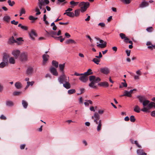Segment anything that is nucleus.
Wrapping results in <instances>:
<instances>
[{
  "label": "nucleus",
  "mask_w": 155,
  "mask_h": 155,
  "mask_svg": "<svg viewBox=\"0 0 155 155\" xmlns=\"http://www.w3.org/2000/svg\"><path fill=\"white\" fill-rule=\"evenodd\" d=\"M142 104L143 107L141 110L143 112H147L149 111V110L153 107L155 105V103L152 102L150 103V101L146 99L143 101Z\"/></svg>",
  "instance_id": "1"
},
{
  "label": "nucleus",
  "mask_w": 155,
  "mask_h": 155,
  "mask_svg": "<svg viewBox=\"0 0 155 155\" xmlns=\"http://www.w3.org/2000/svg\"><path fill=\"white\" fill-rule=\"evenodd\" d=\"M89 79L91 83L89 84V86L93 88H96L97 85L96 84L101 81L100 78L98 77H96L95 76H90Z\"/></svg>",
  "instance_id": "2"
},
{
  "label": "nucleus",
  "mask_w": 155,
  "mask_h": 155,
  "mask_svg": "<svg viewBox=\"0 0 155 155\" xmlns=\"http://www.w3.org/2000/svg\"><path fill=\"white\" fill-rule=\"evenodd\" d=\"M89 3L88 2H82L79 4V6L80 8V11L82 12H85L87 9L89 7Z\"/></svg>",
  "instance_id": "3"
},
{
  "label": "nucleus",
  "mask_w": 155,
  "mask_h": 155,
  "mask_svg": "<svg viewBox=\"0 0 155 155\" xmlns=\"http://www.w3.org/2000/svg\"><path fill=\"white\" fill-rule=\"evenodd\" d=\"M68 80H69V78L67 77L64 73H62L58 78V80L60 84H63Z\"/></svg>",
  "instance_id": "4"
},
{
  "label": "nucleus",
  "mask_w": 155,
  "mask_h": 155,
  "mask_svg": "<svg viewBox=\"0 0 155 155\" xmlns=\"http://www.w3.org/2000/svg\"><path fill=\"white\" fill-rule=\"evenodd\" d=\"M27 54L26 52H23L21 54L20 56V59L21 61H26L27 59Z\"/></svg>",
  "instance_id": "5"
},
{
  "label": "nucleus",
  "mask_w": 155,
  "mask_h": 155,
  "mask_svg": "<svg viewBox=\"0 0 155 155\" xmlns=\"http://www.w3.org/2000/svg\"><path fill=\"white\" fill-rule=\"evenodd\" d=\"M46 32L49 35H51L52 37L54 38L55 39L58 40L59 39V38H61L62 37V36H61L59 37H54L53 35H57V32L55 31H51L49 32L47 31H46Z\"/></svg>",
  "instance_id": "6"
},
{
  "label": "nucleus",
  "mask_w": 155,
  "mask_h": 155,
  "mask_svg": "<svg viewBox=\"0 0 155 155\" xmlns=\"http://www.w3.org/2000/svg\"><path fill=\"white\" fill-rule=\"evenodd\" d=\"M33 73V68L31 66L28 67L26 70V74L28 76H31Z\"/></svg>",
  "instance_id": "7"
},
{
  "label": "nucleus",
  "mask_w": 155,
  "mask_h": 155,
  "mask_svg": "<svg viewBox=\"0 0 155 155\" xmlns=\"http://www.w3.org/2000/svg\"><path fill=\"white\" fill-rule=\"evenodd\" d=\"M92 118L94 119V122L96 124H98V121L100 120V116L97 113H95L93 116H92Z\"/></svg>",
  "instance_id": "8"
},
{
  "label": "nucleus",
  "mask_w": 155,
  "mask_h": 155,
  "mask_svg": "<svg viewBox=\"0 0 155 155\" xmlns=\"http://www.w3.org/2000/svg\"><path fill=\"white\" fill-rule=\"evenodd\" d=\"M12 54L15 58L17 59L20 54V51L19 50H14L12 51Z\"/></svg>",
  "instance_id": "9"
},
{
  "label": "nucleus",
  "mask_w": 155,
  "mask_h": 155,
  "mask_svg": "<svg viewBox=\"0 0 155 155\" xmlns=\"http://www.w3.org/2000/svg\"><path fill=\"white\" fill-rule=\"evenodd\" d=\"M100 71L101 72L104 74H108L110 72L109 69L107 67L101 68Z\"/></svg>",
  "instance_id": "10"
},
{
  "label": "nucleus",
  "mask_w": 155,
  "mask_h": 155,
  "mask_svg": "<svg viewBox=\"0 0 155 155\" xmlns=\"http://www.w3.org/2000/svg\"><path fill=\"white\" fill-rule=\"evenodd\" d=\"M49 57V56L47 54H44L43 55L42 58L43 61H42V64L44 65L46 63L48 60V58Z\"/></svg>",
  "instance_id": "11"
},
{
  "label": "nucleus",
  "mask_w": 155,
  "mask_h": 155,
  "mask_svg": "<svg viewBox=\"0 0 155 155\" xmlns=\"http://www.w3.org/2000/svg\"><path fill=\"white\" fill-rule=\"evenodd\" d=\"M30 38L33 40H35V38L33 37L37 36L36 34L33 30H32L30 32H29Z\"/></svg>",
  "instance_id": "12"
},
{
  "label": "nucleus",
  "mask_w": 155,
  "mask_h": 155,
  "mask_svg": "<svg viewBox=\"0 0 155 155\" xmlns=\"http://www.w3.org/2000/svg\"><path fill=\"white\" fill-rule=\"evenodd\" d=\"M120 36L122 39H124V41L125 42L128 43L129 39L124 34L122 33H120Z\"/></svg>",
  "instance_id": "13"
},
{
  "label": "nucleus",
  "mask_w": 155,
  "mask_h": 155,
  "mask_svg": "<svg viewBox=\"0 0 155 155\" xmlns=\"http://www.w3.org/2000/svg\"><path fill=\"white\" fill-rule=\"evenodd\" d=\"M69 80H67L66 82L64 83L63 84V86L66 89H69L71 87V85L69 82Z\"/></svg>",
  "instance_id": "14"
},
{
  "label": "nucleus",
  "mask_w": 155,
  "mask_h": 155,
  "mask_svg": "<svg viewBox=\"0 0 155 155\" xmlns=\"http://www.w3.org/2000/svg\"><path fill=\"white\" fill-rule=\"evenodd\" d=\"M81 75V76L80 77L79 80L83 82H86L88 80V78L84 74Z\"/></svg>",
  "instance_id": "15"
},
{
  "label": "nucleus",
  "mask_w": 155,
  "mask_h": 155,
  "mask_svg": "<svg viewBox=\"0 0 155 155\" xmlns=\"http://www.w3.org/2000/svg\"><path fill=\"white\" fill-rule=\"evenodd\" d=\"M50 72L54 75L57 76L58 75L56 69L54 67H52L50 68Z\"/></svg>",
  "instance_id": "16"
},
{
  "label": "nucleus",
  "mask_w": 155,
  "mask_h": 155,
  "mask_svg": "<svg viewBox=\"0 0 155 155\" xmlns=\"http://www.w3.org/2000/svg\"><path fill=\"white\" fill-rule=\"evenodd\" d=\"M137 97L141 103H142L147 99V97L145 96L138 95L137 96Z\"/></svg>",
  "instance_id": "17"
},
{
  "label": "nucleus",
  "mask_w": 155,
  "mask_h": 155,
  "mask_svg": "<svg viewBox=\"0 0 155 155\" xmlns=\"http://www.w3.org/2000/svg\"><path fill=\"white\" fill-rule=\"evenodd\" d=\"M148 5V2H147L143 1L139 5V7L141 8H143Z\"/></svg>",
  "instance_id": "18"
},
{
  "label": "nucleus",
  "mask_w": 155,
  "mask_h": 155,
  "mask_svg": "<svg viewBox=\"0 0 155 155\" xmlns=\"http://www.w3.org/2000/svg\"><path fill=\"white\" fill-rule=\"evenodd\" d=\"M137 153L138 155H147V153L144 152L142 149H139L137 150Z\"/></svg>",
  "instance_id": "19"
},
{
  "label": "nucleus",
  "mask_w": 155,
  "mask_h": 155,
  "mask_svg": "<svg viewBox=\"0 0 155 155\" xmlns=\"http://www.w3.org/2000/svg\"><path fill=\"white\" fill-rule=\"evenodd\" d=\"M14 104V102L12 101L8 100L6 101V105L7 106L11 107L13 106Z\"/></svg>",
  "instance_id": "20"
},
{
  "label": "nucleus",
  "mask_w": 155,
  "mask_h": 155,
  "mask_svg": "<svg viewBox=\"0 0 155 155\" xmlns=\"http://www.w3.org/2000/svg\"><path fill=\"white\" fill-rule=\"evenodd\" d=\"M59 69L60 71L62 73H64V68L65 67V63L62 64H60L59 65Z\"/></svg>",
  "instance_id": "21"
},
{
  "label": "nucleus",
  "mask_w": 155,
  "mask_h": 155,
  "mask_svg": "<svg viewBox=\"0 0 155 155\" xmlns=\"http://www.w3.org/2000/svg\"><path fill=\"white\" fill-rule=\"evenodd\" d=\"M15 87L17 89H20L22 87V84L19 81L16 82L15 84Z\"/></svg>",
  "instance_id": "22"
},
{
  "label": "nucleus",
  "mask_w": 155,
  "mask_h": 155,
  "mask_svg": "<svg viewBox=\"0 0 155 155\" xmlns=\"http://www.w3.org/2000/svg\"><path fill=\"white\" fill-rule=\"evenodd\" d=\"M9 55L6 53L3 54V61L4 62H7L8 61V58L9 57Z\"/></svg>",
  "instance_id": "23"
},
{
  "label": "nucleus",
  "mask_w": 155,
  "mask_h": 155,
  "mask_svg": "<svg viewBox=\"0 0 155 155\" xmlns=\"http://www.w3.org/2000/svg\"><path fill=\"white\" fill-rule=\"evenodd\" d=\"M39 2L38 3V5L40 9H42L43 5L44 4V0H38Z\"/></svg>",
  "instance_id": "24"
},
{
  "label": "nucleus",
  "mask_w": 155,
  "mask_h": 155,
  "mask_svg": "<svg viewBox=\"0 0 155 155\" xmlns=\"http://www.w3.org/2000/svg\"><path fill=\"white\" fill-rule=\"evenodd\" d=\"M66 43L67 44H76V42L73 40L72 39H69L67 40L66 41Z\"/></svg>",
  "instance_id": "25"
},
{
  "label": "nucleus",
  "mask_w": 155,
  "mask_h": 155,
  "mask_svg": "<svg viewBox=\"0 0 155 155\" xmlns=\"http://www.w3.org/2000/svg\"><path fill=\"white\" fill-rule=\"evenodd\" d=\"M64 15H66L67 16L71 17H74V14L73 12H65L64 13Z\"/></svg>",
  "instance_id": "26"
},
{
  "label": "nucleus",
  "mask_w": 155,
  "mask_h": 155,
  "mask_svg": "<svg viewBox=\"0 0 155 155\" xmlns=\"http://www.w3.org/2000/svg\"><path fill=\"white\" fill-rule=\"evenodd\" d=\"M121 96H127L131 97V94H130L128 91L125 90L124 94L123 95H121Z\"/></svg>",
  "instance_id": "27"
},
{
  "label": "nucleus",
  "mask_w": 155,
  "mask_h": 155,
  "mask_svg": "<svg viewBox=\"0 0 155 155\" xmlns=\"http://www.w3.org/2000/svg\"><path fill=\"white\" fill-rule=\"evenodd\" d=\"M107 45V42L106 41L104 42L103 44H99L97 45L98 47H99L101 48H105Z\"/></svg>",
  "instance_id": "28"
},
{
  "label": "nucleus",
  "mask_w": 155,
  "mask_h": 155,
  "mask_svg": "<svg viewBox=\"0 0 155 155\" xmlns=\"http://www.w3.org/2000/svg\"><path fill=\"white\" fill-rule=\"evenodd\" d=\"M97 85H98L101 86H106V87H108L109 86V84L107 82H101L98 83Z\"/></svg>",
  "instance_id": "29"
},
{
  "label": "nucleus",
  "mask_w": 155,
  "mask_h": 155,
  "mask_svg": "<svg viewBox=\"0 0 155 155\" xmlns=\"http://www.w3.org/2000/svg\"><path fill=\"white\" fill-rule=\"evenodd\" d=\"M97 124H98V125L97 127V130L98 131H99L101 130L102 126L101 121V120H99Z\"/></svg>",
  "instance_id": "30"
},
{
  "label": "nucleus",
  "mask_w": 155,
  "mask_h": 155,
  "mask_svg": "<svg viewBox=\"0 0 155 155\" xmlns=\"http://www.w3.org/2000/svg\"><path fill=\"white\" fill-rule=\"evenodd\" d=\"M10 17L8 15L5 16L3 18V20L7 22H9L10 21Z\"/></svg>",
  "instance_id": "31"
},
{
  "label": "nucleus",
  "mask_w": 155,
  "mask_h": 155,
  "mask_svg": "<svg viewBox=\"0 0 155 155\" xmlns=\"http://www.w3.org/2000/svg\"><path fill=\"white\" fill-rule=\"evenodd\" d=\"M134 110L135 112L138 113L140 112V109L138 105H136L134 108Z\"/></svg>",
  "instance_id": "32"
},
{
  "label": "nucleus",
  "mask_w": 155,
  "mask_h": 155,
  "mask_svg": "<svg viewBox=\"0 0 155 155\" xmlns=\"http://www.w3.org/2000/svg\"><path fill=\"white\" fill-rule=\"evenodd\" d=\"M79 3L78 2H75L74 1H72L70 2V4L72 5L71 7L73 8L74 6L77 5Z\"/></svg>",
  "instance_id": "33"
},
{
  "label": "nucleus",
  "mask_w": 155,
  "mask_h": 155,
  "mask_svg": "<svg viewBox=\"0 0 155 155\" xmlns=\"http://www.w3.org/2000/svg\"><path fill=\"white\" fill-rule=\"evenodd\" d=\"M92 74L93 72L91 70V69H89L86 72H85L83 74L86 76H87L89 75Z\"/></svg>",
  "instance_id": "34"
},
{
  "label": "nucleus",
  "mask_w": 155,
  "mask_h": 155,
  "mask_svg": "<svg viewBox=\"0 0 155 155\" xmlns=\"http://www.w3.org/2000/svg\"><path fill=\"white\" fill-rule=\"evenodd\" d=\"M123 81H124V82H122L121 83V84L123 85L122 86L121 85H120L119 86L120 88H122L123 87H126L127 86V84L126 82V81L125 79H124Z\"/></svg>",
  "instance_id": "35"
},
{
  "label": "nucleus",
  "mask_w": 155,
  "mask_h": 155,
  "mask_svg": "<svg viewBox=\"0 0 155 155\" xmlns=\"http://www.w3.org/2000/svg\"><path fill=\"white\" fill-rule=\"evenodd\" d=\"M9 62L10 64H14L15 63V60L13 57H11L9 60Z\"/></svg>",
  "instance_id": "36"
},
{
  "label": "nucleus",
  "mask_w": 155,
  "mask_h": 155,
  "mask_svg": "<svg viewBox=\"0 0 155 155\" xmlns=\"http://www.w3.org/2000/svg\"><path fill=\"white\" fill-rule=\"evenodd\" d=\"M101 60L100 59L94 58L92 60V61L97 64H98L100 62Z\"/></svg>",
  "instance_id": "37"
},
{
  "label": "nucleus",
  "mask_w": 155,
  "mask_h": 155,
  "mask_svg": "<svg viewBox=\"0 0 155 155\" xmlns=\"http://www.w3.org/2000/svg\"><path fill=\"white\" fill-rule=\"evenodd\" d=\"M52 64L53 66H54L56 68L58 67V62L55 61H53L52 62Z\"/></svg>",
  "instance_id": "38"
},
{
  "label": "nucleus",
  "mask_w": 155,
  "mask_h": 155,
  "mask_svg": "<svg viewBox=\"0 0 155 155\" xmlns=\"http://www.w3.org/2000/svg\"><path fill=\"white\" fill-rule=\"evenodd\" d=\"M22 104L23 107L25 108H27L28 104L24 100H22Z\"/></svg>",
  "instance_id": "39"
},
{
  "label": "nucleus",
  "mask_w": 155,
  "mask_h": 155,
  "mask_svg": "<svg viewBox=\"0 0 155 155\" xmlns=\"http://www.w3.org/2000/svg\"><path fill=\"white\" fill-rule=\"evenodd\" d=\"M76 92V91L74 89H71L68 90V93L69 94H73Z\"/></svg>",
  "instance_id": "40"
},
{
  "label": "nucleus",
  "mask_w": 155,
  "mask_h": 155,
  "mask_svg": "<svg viewBox=\"0 0 155 155\" xmlns=\"http://www.w3.org/2000/svg\"><path fill=\"white\" fill-rule=\"evenodd\" d=\"M126 4H130L131 2V0H120Z\"/></svg>",
  "instance_id": "41"
},
{
  "label": "nucleus",
  "mask_w": 155,
  "mask_h": 155,
  "mask_svg": "<svg viewBox=\"0 0 155 155\" xmlns=\"http://www.w3.org/2000/svg\"><path fill=\"white\" fill-rule=\"evenodd\" d=\"M8 3L9 5L11 6H12L15 4L14 1L12 2L10 0H8Z\"/></svg>",
  "instance_id": "42"
},
{
  "label": "nucleus",
  "mask_w": 155,
  "mask_h": 155,
  "mask_svg": "<svg viewBox=\"0 0 155 155\" xmlns=\"http://www.w3.org/2000/svg\"><path fill=\"white\" fill-rule=\"evenodd\" d=\"M9 42L10 43H14L16 42L17 41L15 39L14 37L12 36V37L10 39Z\"/></svg>",
  "instance_id": "43"
},
{
  "label": "nucleus",
  "mask_w": 155,
  "mask_h": 155,
  "mask_svg": "<svg viewBox=\"0 0 155 155\" xmlns=\"http://www.w3.org/2000/svg\"><path fill=\"white\" fill-rule=\"evenodd\" d=\"M7 63V62H5V63L4 62H2L0 64V68H3L4 67Z\"/></svg>",
  "instance_id": "44"
},
{
  "label": "nucleus",
  "mask_w": 155,
  "mask_h": 155,
  "mask_svg": "<svg viewBox=\"0 0 155 155\" xmlns=\"http://www.w3.org/2000/svg\"><path fill=\"white\" fill-rule=\"evenodd\" d=\"M38 19L37 17H34L33 16L31 15L29 17V19L31 20H35Z\"/></svg>",
  "instance_id": "45"
},
{
  "label": "nucleus",
  "mask_w": 155,
  "mask_h": 155,
  "mask_svg": "<svg viewBox=\"0 0 155 155\" xmlns=\"http://www.w3.org/2000/svg\"><path fill=\"white\" fill-rule=\"evenodd\" d=\"M136 119L134 116L133 115H131L130 117V121L132 122H134L135 121Z\"/></svg>",
  "instance_id": "46"
},
{
  "label": "nucleus",
  "mask_w": 155,
  "mask_h": 155,
  "mask_svg": "<svg viewBox=\"0 0 155 155\" xmlns=\"http://www.w3.org/2000/svg\"><path fill=\"white\" fill-rule=\"evenodd\" d=\"M147 48L148 49H151V50H152L153 49H155V45H151L148 46L147 47Z\"/></svg>",
  "instance_id": "47"
},
{
  "label": "nucleus",
  "mask_w": 155,
  "mask_h": 155,
  "mask_svg": "<svg viewBox=\"0 0 155 155\" xmlns=\"http://www.w3.org/2000/svg\"><path fill=\"white\" fill-rule=\"evenodd\" d=\"M80 14V10H76L75 11L74 15L76 16H78Z\"/></svg>",
  "instance_id": "48"
},
{
  "label": "nucleus",
  "mask_w": 155,
  "mask_h": 155,
  "mask_svg": "<svg viewBox=\"0 0 155 155\" xmlns=\"http://www.w3.org/2000/svg\"><path fill=\"white\" fill-rule=\"evenodd\" d=\"M35 11L37 12L36 13V15H38L41 14V12L40 11L39 9L38 8H36L35 9Z\"/></svg>",
  "instance_id": "49"
},
{
  "label": "nucleus",
  "mask_w": 155,
  "mask_h": 155,
  "mask_svg": "<svg viewBox=\"0 0 155 155\" xmlns=\"http://www.w3.org/2000/svg\"><path fill=\"white\" fill-rule=\"evenodd\" d=\"M147 31L148 32H151L153 30V28L152 27L147 28L146 29Z\"/></svg>",
  "instance_id": "50"
},
{
  "label": "nucleus",
  "mask_w": 155,
  "mask_h": 155,
  "mask_svg": "<svg viewBox=\"0 0 155 155\" xmlns=\"http://www.w3.org/2000/svg\"><path fill=\"white\" fill-rule=\"evenodd\" d=\"M21 92H20V91H14V92H13V95H20V94H21Z\"/></svg>",
  "instance_id": "51"
},
{
  "label": "nucleus",
  "mask_w": 155,
  "mask_h": 155,
  "mask_svg": "<svg viewBox=\"0 0 155 155\" xmlns=\"http://www.w3.org/2000/svg\"><path fill=\"white\" fill-rule=\"evenodd\" d=\"M105 25V24L103 22L100 23L98 24V25L100 26L101 27H104Z\"/></svg>",
  "instance_id": "52"
},
{
  "label": "nucleus",
  "mask_w": 155,
  "mask_h": 155,
  "mask_svg": "<svg viewBox=\"0 0 155 155\" xmlns=\"http://www.w3.org/2000/svg\"><path fill=\"white\" fill-rule=\"evenodd\" d=\"M44 3L42 6H45L46 5L48 4L49 3V2L48 0H44Z\"/></svg>",
  "instance_id": "53"
},
{
  "label": "nucleus",
  "mask_w": 155,
  "mask_h": 155,
  "mask_svg": "<svg viewBox=\"0 0 155 155\" xmlns=\"http://www.w3.org/2000/svg\"><path fill=\"white\" fill-rule=\"evenodd\" d=\"M21 28L24 30L27 31L28 30V28L26 26L22 25Z\"/></svg>",
  "instance_id": "54"
},
{
  "label": "nucleus",
  "mask_w": 155,
  "mask_h": 155,
  "mask_svg": "<svg viewBox=\"0 0 155 155\" xmlns=\"http://www.w3.org/2000/svg\"><path fill=\"white\" fill-rule=\"evenodd\" d=\"M11 23L15 25H17L18 24V22L17 21H16L15 20H13L11 21Z\"/></svg>",
  "instance_id": "55"
},
{
  "label": "nucleus",
  "mask_w": 155,
  "mask_h": 155,
  "mask_svg": "<svg viewBox=\"0 0 155 155\" xmlns=\"http://www.w3.org/2000/svg\"><path fill=\"white\" fill-rule=\"evenodd\" d=\"M20 12L22 14H25V11L24 8H22L20 10Z\"/></svg>",
  "instance_id": "56"
},
{
  "label": "nucleus",
  "mask_w": 155,
  "mask_h": 155,
  "mask_svg": "<svg viewBox=\"0 0 155 155\" xmlns=\"http://www.w3.org/2000/svg\"><path fill=\"white\" fill-rule=\"evenodd\" d=\"M0 118L1 120H6V117L3 115H2L0 117Z\"/></svg>",
  "instance_id": "57"
},
{
  "label": "nucleus",
  "mask_w": 155,
  "mask_h": 155,
  "mask_svg": "<svg viewBox=\"0 0 155 155\" xmlns=\"http://www.w3.org/2000/svg\"><path fill=\"white\" fill-rule=\"evenodd\" d=\"M126 53L127 56H129L130 55V51L128 50H126Z\"/></svg>",
  "instance_id": "58"
},
{
  "label": "nucleus",
  "mask_w": 155,
  "mask_h": 155,
  "mask_svg": "<svg viewBox=\"0 0 155 155\" xmlns=\"http://www.w3.org/2000/svg\"><path fill=\"white\" fill-rule=\"evenodd\" d=\"M34 82L33 81H32L31 82L30 81H27V84H29V85L32 86L34 84Z\"/></svg>",
  "instance_id": "59"
},
{
  "label": "nucleus",
  "mask_w": 155,
  "mask_h": 155,
  "mask_svg": "<svg viewBox=\"0 0 155 155\" xmlns=\"http://www.w3.org/2000/svg\"><path fill=\"white\" fill-rule=\"evenodd\" d=\"M96 38L98 40H99L100 44H103L104 41L100 39L99 38Z\"/></svg>",
  "instance_id": "60"
},
{
  "label": "nucleus",
  "mask_w": 155,
  "mask_h": 155,
  "mask_svg": "<svg viewBox=\"0 0 155 155\" xmlns=\"http://www.w3.org/2000/svg\"><path fill=\"white\" fill-rule=\"evenodd\" d=\"M3 87L2 85L1 84H0V92H1L3 90Z\"/></svg>",
  "instance_id": "61"
},
{
  "label": "nucleus",
  "mask_w": 155,
  "mask_h": 155,
  "mask_svg": "<svg viewBox=\"0 0 155 155\" xmlns=\"http://www.w3.org/2000/svg\"><path fill=\"white\" fill-rule=\"evenodd\" d=\"M65 35L67 38H69L71 37L70 35L67 32L65 33Z\"/></svg>",
  "instance_id": "62"
},
{
  "label": "nucleus",
  "mask_w": 155,
  "mask_h": 155,
  "mask_svg": "<svg viewBox=\"0 0 155 155\" xmlns=\"http://www.w3.org/2000/svg\"><path fill=\"white\" fill-rule=\"evenodd\" d=\"M83 74H79V73H78L76 72L74 73V75H75L76 76H80V75H81Z\"/></svg>",
  "instance_id": "63"
},
{
  "label": "nucleus",
  "mask_w": 155,
  "mask_h": 155,
  "mask_svg": "<svg viewBox=\"0 0 155 155\" xmlns=\"http://www.w3.org/2000/svg\"><path fill=\"white\" fill-rule=\"evenodd\" d=\"M151 116L153 117L155 116V110L152 111L151 113Z\"/></svg>",
  "instance_id": "64"
}]
</instances>
